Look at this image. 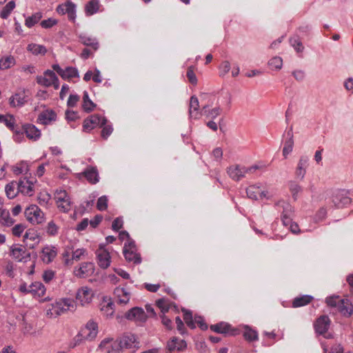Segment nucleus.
<instances>
[{
  "label": "nucleus",
  "mask_w": 353,
  "mask_h": 353,
  "mask_svg": "<svg viewBox=\"0 0 353 353\" xmlns=\"http://www.w3.org/2000/svg\"><path fill=\"white\" fill-rule=\"evenodd\" d=\"M77 309V303L72 299L63 298L57 300L47 311L50 316H57L68 311L74 312Z\"/></svg>",
  "instance_id": "obj_1"
},
{
  "label": "nucleus",
  "mask_w": 353,
  "mask_h": 353,
  "mask_svg": "<svg viewBox=\"0 0 353 353\" xmlns=\"http://www.w3.org/2000/svg\"><path fill=\"white\" fill-rule=\"evenodd\" d=\"M98 333V325L97 323L93 321H90L86 324L85 328H83L81 333L77 335L73 341L74 343L72 344V347H75L78 344H79L80 341L82 340V338H85L88 340L94 339Z\"/></svg>",
  "instance_id": "obj_2"
},
{
  "label": "nucleus",
  "mask_w": 353,
  "mask_h": 353,
  "mask_svg": "<svg viewBox=\"0 0 353 353\" xmlns=\"http://www.w3.org/2000/svg\"><path fill=\"white\" fill-rule=\"evenodd\" d=\"M54 199L59 211L68 212L70 210L72 201L70 195L66 190L57 189L54 192Z\"/></svg>",
  "instance_id": "obj_3"
},
{
  "label": "nucleus",
  "mask_w": 353,
  "mask_h": 353,
  "mask_svg": "<svg viewBox=\"0 0 353 353\" xmlns=\"http://www.w3.org/2000/svg\"><path fill=\"white\" fill-rule=\"evenodd\" d=\"M275 206L276 210L281 212V221L285 226H288V223L292 221L294 210L292 205L284 201L280 200L276 203Z\"/></svg>",
  "instance_id": "obj_4"
},
{
  "label": "nucleus",
  "mask_w": 353,
  "mask_h": 353,
  "mask_svg": "<svg viewBox=\"0 0 353 353\" xmlns=\"http://www.w3.org/2000/svg\"><path fill=\"white\" fill-rule=\"evenodd\" d=\"M37 83L42 86L48 88L53 86L55 90L59 88V81L55 73L47 70L42 75L37 77Z\"/></svg>",
  "instance_id": "obj_5"
},
{
  "label": "nucleus",
  "mask_w": 353,
  "mask_h": 353,
  "mask_svg": "<svg viewBox=\"0 0 353 353\" xmlns=\"http://www.w3.org/2000/svg\"><path fill=\"white\" fill-rule=\"evenodd\" d=\"M25 216L32 224H40L45 219L43 212L36 205H31L26 208Z\"/></svg>",
  "instance_id": "obj_6"
},
{
  "label": "nucleus",
  "mask_w": 353,
  "mask_h": 353,
  "mask_svg": "<svg viewBox=\"0 0 353 353\" xmlns=\"http://www.w3.org/2000/svg\"><path fill=\"white\" fill-rule=\"evenodd\" d=\"M120 348L128 349L135 352L140 347V342L138 337L131 333L125 334L119 341Z\"/></svg>",
  "instance_id": "obj_7"
},
{
  "label": "nucleus",
  "mask_w": 353,
  "mask_h": 353,
  "mask_svg": "<svg viewBox=\"0 0 353 353\" xmlns=\"http://www.w3.org/2000/svg\"><path fill=\"white\" fill-rule=\"evenodd\" d=\"M97 351L100 353H119L121 348L119 341L112 338H105L101 341Z\"/></svg>",
  "instance_id": "obj_8"
},
{
  "label": "nucleus",
  "mask_w": 353,
  "mask_h": 353,
  "mask_svg": "<svg viewBox=\"0 0 353 353\" xmlns=\"http://www.w3.org/2000/svg\"><path fill=\"white\" fill-rule=\"evenodd\" d=\"M96 257L98 265L102 269H107L111 263L110 251L104 245H100L96 251Z\"/></svg>",
  "instance_id": "obj_9"
},
{
  "label": "nucleus",
  "mask_w": 353,
  "mask_h": 353,
  "mask_svg": "<svg viewBox=\"0 0 353 353\" xmlns=\"http://www.w3.org/2000/svg\"><path fill=\"white\" fill-rule=\"evenodd\" d=\"M93 296V290L88 286H82L78 289L76 293V299L82 306H85L90 303Z\"/></svg>",
  "instance_id": "obj_10"
},
{
  "label": "nucleus",
  "mask_w": 353,
  "mask_h": 353,
  "mask_svg": "<svg viewBox=\"0 0 353 353\" xmlns=\"http://www.w3.org/2000/svg\"><path fill=\"white\" fill-rule=\"evenodd\" d=\"M123 254L125 259L139 264L141 262L140 256L137 253V248L134 241L125 243L123 247Z\"/></svg>",
  "instance_id": "obj_11"
},
{
  "label": "nucleus",
  "mask_w": 353,
  "mask_h": 353,
  "mask_svg": "<svg viewBox=\"0 0 353 353\" xmlns=\"http://www.w3.org/2000/svg\"><path fill=\"white\" fill-rule=\"evenodd\" d=\"M125 318L136 323H144L146 321L148 316L143 308L134 307L125 314Z\"/></svg>",
  "instance_id": "obj_12"
},
{
  "label": "nucleus",
  "mask_w": 353,
  "mask_h": 353,
  "mask_svg": "<svg viewBox=\"0 0 353 353\" xmlns=\"http://www.w3.org/2000/svg\"><path fill=\"white\" fill-rule=\"evenodd\" d=\"M131 298V293L124 287H117L114 290L113 299L119 305H126Z\"/></svg>",
  "instance_id": "obj_13"
},
{
  "label": "nucleus",
  "mask_w": 353,
  "mask_h": 353,
  "mask_svg": "<svg viewBox=\"0 0 353 353\" xmlns=\"http://www.w3.org/2000/svg\"><path fill=\"white\" fill-rule=\"evenodd\" d=\"M94 272V265L92 262L81 263L74 269V274L79 278H85L91 276Z\"/></svg>",
  "instance_id": "obj_14"
},
{
  "label": "nucleus",
  "mask_w": 353,
  "mask_h": 353,
  "mask_svg": "<svg viewBox=\"0 0 353 353\" xmlns=\"http://www.w3.org/2000/svg\"><path fill=\"white\" fill-rule=\"evenodd\" d=\"M52 68L64 80H70L74 77H79V72L76 68L66 67L63 69L59 64H53Z\"/></svg>",
  "instance_id": "obj_15"
},
{
  "label": "nucleus",
  "mask_w": 353,
  "mask_h": 353,
  "mask_svg": "<svg viewBox=\"0 0 353 353\" xmlns=\"http://www.w3.org/2000/svg\"><path fill=\"white\" fill-rule=\"evenodd\" d=\"M27 101L28 97L24 88H19L9 99V104L12 108L22 107Z\"/></svg>",
  "instance_id": "obj_16"
},
{
  "label": "nucleus",
  "mask_w": 353,
  "mask_h": 353,
  "mask_svg": "<svg viewBox=\"0 0 353 353\" xmlns=\"http://www.w3.org/2000/svg\"><path fill=\"white\" fill-rule=\"evenodd\" d=\"M309 166V158L307 156H301L299 159L294 172L296 178L303 180L305 176L307 169Z\"/></svg>",
  "instance_id": "obj_17"
},
{
  "label": "nucleus",
  "mask_w": 353,
  "mask_h": 353,
  "mask_svg": "<svg viewBox=\"0 0 353 353\" xmlns=\"http://www.w3.org/2000/svg\"><path fill=\"white\" fill-rule=\"evenodd\" d=\"M10 255L16 261H26L30 254L26 252V248L20 245H14L10 248Z\"/></svg>",
  "instance_id": "obj_18"
},
{
  "label": "nucleus",
  "mask_w": 353,
  "mask_h": 353,
  "mask_svg": "<svg viewBox=\"0 0 353 353\" xmlns=\"http://www.w3.org/2000/svg\"><path fill=\"white\" fill-rule=\"evenodd\" d=\"M203 114V110H199V102L196 97L192 96L189 104V117L190 119H198Z\"/></svg>",
  "instance_id": "obj_19"
},
{
  "label": "nucleus",
  "mask_w": 353,
  "mask_h": 353,
  "mask_svg": "<svg viewBox=\"0 0 353 353\" xmlns=\"http://www.w3.org/2000/svg\"><path fill=\"white\" fill-rule=\"evenodd\" d=\"M285 136H286V139L284 142V146L283 148V155L284 158L286 159L288 156L292 152L294 146L293 132L292 127L285 132Z\"/></svg>",
  "instance_id": "obj_20"
},
{
  "label": "nucleus",
  "mask_w": 353,
  "mask_h": 353,
  "mask_svg": "<svg viewBox=\"0 0 353 353\" xmlns=\"http://www.w3.org/2000/svg\"><path fill=\"white\" fill-rule=\"evenodd\" d=\"M330 325V320L327 316H320L314 323L316 332L319 334H324L327 332Z\"/></svg>",
  "instance_id": "obj_21"
},
{
  "label": "nucleus",
  "mask_w": 353,
  "mask_h": 353,
  "mask_svg": "<svg viewBox=\"0 0 353 353\" xmlns=\"http://www.w3.org/2000/svg\"><path fill=\"white\" fill-rule=\"evenodd\" d=\"M57 254L56 247L53 245H46L41 251V259L46 263H50L53 261Z\"/></svg>",
  "instance_id": "obj_22"
},
{
  "label": "nucleus",
  "mask_w": 353,
  "mask_h": 353,
  "mask_svg": "<svg viewBox=\"0 0 353 353\" xmlns=\"http://www.w3.org/2000/svg\"><path fill=\"white\" fill-rule=\"evenodd\" d=\"M227 172L229 176L234 181H239L245 176L244 166L239 165L230 166Z\"/></svg>",
  "instance_id": "obj_23"
},
{
  "label": "nucleus",
  "mask_w": 353,
  "mask_h": 353,
  "mask_svg": "<svg viewBox=\"0 0 353 353\" xmlns=\"http://www.w3.org/2000/svg\"><path fill=\"white\" fill-rule=\"evenodd\" d=\"M247 196L253 200H257L259 198H265L268 196V192L261 191L259 185H250L246 189Z\"/></svg>",
  "instance_id": "obj_24"
},
{
  "label": "nucleus",
  "mask_w": 353,
  "mask_h": 353,
  "mask_svg": "<svg viewBox=\"0 0 353 353\" xmlns=\"http://www.w3.org/2000/svg\"><path fill=\"white\" fill-rule=\"evenodd\" d=\"M333 203L336 208H343L351 203V199L344 191H339L334 196Z\"/></svg>",
  "instance_id": "obj_25"
},
{
  "label": "nucleus",
  "mask_w": 353,
  "mask_h": 353,
  "mask_svg": "<svg viewBox=\"0 0 353 353\" xmlns=\"http://www.w3.org/2000/svg\"><path fill=\"white\" fill-rule=\"evenodd\" d=\"M186 347V342L176 337H173L167 343V348L170 352L182 351L185 350Z\"/></svg>",
  "instance_id": "obj_26"
},
{
  "label": "nucleus",
  "mask_w": 353,
  "mask_h": 353,
  "mask_svg": "<svg viewBox=\"0 0 353 353\" xmlns=\"http://www.w3.org/2000/svg\"><path fill=\"white\" fill-rule=\"evenodd\" d=\"M17 183L19 187V192L30 196L32 194L34 188V183L32 182L26 178H23L20 179L18 182H17Z\"/></svg>",
  "instance_id": "obj_27"
},
{
  "label": "nucleus",
  "mask_w": 353,
  "mask_h": 353,
  "mask_svg": "<svg viewBox=\"0 0 353 353\" xmlns=\"http://www.w3.org/2000/svg\"><path fill=\"white\" fill-rule=\"evenodd\" d=\"M88 254L87 250L84 248H78L72 252V258L68 259L69 254L68 252L63 254V258L65 259V264L70 265L72 264V261H79L80 259L84 258Z\"/></svg>",
  "instance_id": "obj_28"
},
{
  "label": "nucleus",
  "mask_w": 353,
  "mask_h": 353,
  "mask_svg": "<svg viewBox=\"0 0 353 353\" xmlns=\"http://www.w3.org/2000/svg\"><path fill=\"white\" fill-rule=\"evenodd\" d=\"M337 309L345 316H350L353 314V305L348 299H340Z\"/></svg>",
  "instance_id": "obj_29"
},
{
  "label": "nucleus",
  "mask_w": 353,
  "mask_h": 353,
  "mask_svg": "<svg viewBox=\"0 0 353 353\" xmlns=\"http://www.w3.org/2000/svg\"><path fill=\"white\" fill-rule=\"evenodd\" d=\"M30 294L35 298H41L46 293L45 285L41 282H33L30 285Z\"/></svg>",
  "instance_id": "obj_30"
},
{
  "label": "nucleus",
  "mask_w": 353,
  "mask_h": 353,
  "mask_svg": "<svg viewBox=\"0 0 353 353\" xmlns=\"http://www.w3.org/2000/svg\"><path fill=\"white\" fill-rule=\"evenodd\" d=\"M57 114L54 111L52 110H46L43 111L38 117V121L40 123L43 125H48L52 121H55Z\"/></svg>",
  "instance_id": "obj_31"
},
{
  "label": "nucleus",
  "mask_w": 353,
  "mask_h": 353,
  "mask_svg": "<svg viewBox=\"0 0 353 353\" xmlns=\"http://www.w3.org/2000/svg\"><path fill=\"white\" fill-rule=\"evenodd\" d=\"M83 175L86 179L91 183H97L99 181V173L95 167H88L87 169L79 174Z\"/></svg>",
  "instance_id": "obj_32"
},
{
  "label": "nucleus",
  "mask_w": 353,
  "mask_h": 353,
  "mask_svg": "<svg viewBox=\"0 0 353 353\" xmlns=\"http://www.w3.org/2000/svg\"><path fill=\"white\" fill-rule=\"evenodd\" d=\"M23 241L27 245L33 247L34 244L39 242V236L34 230H28L23 236Z\"/></svg>",
  "instance_id": "obj_33"
},
{
  "label": "nucleus",
  "mask_w": 353,
  "mask_h": 353,
  "mask_svg": "<svg viewBox=\"0 0 353 353\" xmlns=\"http://www.w3.org/2000/svg\"><path fill=\"white\" fill-rule=\"evenodd\" d=\"M23 132L26 134V137L32 140L36 141L41 136L40 130L37 128L34 125L26 124L23 125Z\"/></svg>",
  "instance_id": "obj_34"
},
{
  "label": "nucleus",
  "mask_w": 353,
  "mask_h": 353,
  "mask_svg": "<svg viewBox=\"0 0 353 353\" xmlns=\"http://www.w3.org/2000/svg\"><path fill=\"white\" fill-rule=\"evenodd\" d=\"M51 199V195L47 191L41 192L37 196L39 204L46 208H49L52 205Z\"/></svg>",
  "instance_id": "obj_35"
},
{
  "label": "nucleus",
  "mask_w": 353,
  "mask_h": 353,
  "mask_svg": "<svg viewBox=\"0 0 353 353\" xmlns=\"http://www.w3.org/2000/svg\"><path fill=\"white\" fill-rule=\"evenodd\" d=\"M99 0H91L87 3L85 7V12L86 16H91L97 13L99 10Z\"/></svg>",
  "instance_id": "obj_36"
},
{
  "label": "nucleus",
  "mask_w": 353,
  "mask_h": 353,
  "mask_svg": "<svg viewBox=\"0 0 353 353\" xmlns=\"http://www.w3.org/2000/svg\"><path fill=\"white\" fill-rule=\"evenodd\" d=\"M27 50L34 55H44L47 52L46 48L43 45L37 43L28 44Z\"/></svg>",
  "instance_id": "obj_37"
},
{
  "label": "nucleus",
  "mask_w": 353,
  "mask_h": 353,
  "mask_svg": "<svg viewBox=\"0 0 353 353\" xmlns=\"http://www.w3.org/2000/svg\"><path fill=\"white\" fill-rule=\"evenodd\" d=\"M17 181H12L6 185L5 192L9 199H14L19 193V189Z\"/></svg>",
  "instance_id": "obj_38"
},
{
  "label": "nucleus",
  "mask_w": 353,
  "mask_h": 353,
  "mask_svg": "<svg viewBox=\"0 0 353 353\" xmlns=\"http://www.w3.org/2000/svg\"><path fill=\"white\" fill-rule=\"evenodd\" d=\"M79 39L85 46H91L94 50H97L98 48L99 43L95 38L82 34L79 35Z\"/></svg>",
  "instance_id": "obj_39"
},
{
  "label": "nucleus",
  "mask_w": 353,
  "mask_h": 353,
  "mask_svg": "<svg viewBox=\"0 0 353 353\" xmlns=\"http://www.w3.org/2000/svg\"><path fill=\"white\" fill-rule=\"evenodd\" d=\"M312 299V296L310 295H303L301 296L296 297L292 302V306L294 307L304 306L310 303Z\"/></svg>",
  "instance_id": "obj_40"
},
{
  "label": "nucleus",
  "mask_w": 353,
  "mask_h": 353,
  "mask_svg": "<svg viewBox=\"0 0 353 353\" xmlns=\"http://www.w3.org/2000/svg\"><path fill=\"white\" fill-rule=\"evenodd\" d=\"M221 111L222 109L219 106L215 107L211 110H208L207 105L203 107V114L212 119H214L220 115Z\"/></svg>",
  "instance_id": "obj_41"
},
{
  "label": "nucleus",
  "mask_w": 353,
  "mask_h": 353,
  "mask_svg": "<svg viewBox=\"0 0 353 353\" xmlns=\"http://www.w3.org/2000/svg\"><path fill=\"white\" fill-rule=\"evenodd\" d=\"M211 330L217 333L226 334L228 333L230 329V325L225 322H221L219 323L211 325Z\"/></svg>",
  "instance_id": "obj_42"
},
{
  "label": "nucleus",
  "mask_w": 353,
  "mask_h": 353,
  "mask_svg": "<svg viewBox=\"0 0 353 353\" xmlns=\"http://www.w3.org/2000/svg\"><path fill=\"white\" fill-rule=\"evenodd\" d=\"M0 123H4L11 130L14 129L15 119L12 115L0 114Z\"/></svg>",
  "instance_id": "obj_43"
},
{
  "label": "nucleus",
  "mask_w": 353,
  "mask_h": 353,
  "mask_svg": "<svg viewBox=\"0 0 353 353\" xmlns=\"http://www.w3.org/2000/svg\"><path fill=\"white\" fill-rule=\"evenodd\" d=\"M0 213V223L2 225L10 226L14 223V221L11 218L9 211L3 210Z\"/></svg>",
  "instance_id": "obj_44"
},
{
  "label": "nucleus",
  "mask_w": 353,
  "mask_h": 353,
  "mask_svg": "<svg viewBox=\"0 0 353 353\" xmlns=\"http://www.w3.org/2000/svg\"><path fill=\"white\" fill-rule=\"evenodd\" d=\"M88 119L94 125V127L103 126L106 123H108V120L106 119L105 117L97 114L91 115Z\"/></svg>",
  "instance_id": "obj_45"
},
{
  "label": "nucleus",
  "mask_w": 353,
  "mask_h": 353,
  "mask_svg": "<svg viewBox=\"0 0 353 353\" xmlns=\"http://www.w3.org/2000/svg\"><path fill=\"white\" fill-rule=\"evenodd\" d=\"M15 8V3L13 1H9L1 10L0 17L2 19H6Z\"/></svg>",
  "instance_id": "obj_46"
},
{
  "label": "nucleus",
  "mask_w": 353,
  "mask_h": 353,
  "mask_svg": "<svg viewBox=\"0 0 353 353\" xmlns=\"http://www.w3.org/2000/svg\"><path fill=\"white\" fill-rule=\"evenodd\" d=\"M15 63V60L12 56H7L0 59V69L6 70L11 68Z\"/></svg>",
  "instance_id": "obj_47"
},
{
  "label": "nucleus",
  "mask_w": 353,
  "mask_h": 353,
  "mask_svg": "<svg viewBox=\"0 0 353 353\" xmlns=\"http://www.w3.org/2000/svg\"><path fill=\"white\" fill-rule=\"evenodd\" d=\"M245 330L243 332V336L245 340L249 341H254L258 340L257 332L254 330L251 329L248 326H245Z\"/></svg>",
  "instance_id": "obj_48"
},
{
  "label": "nucleus",
  "mask_w": 353,
  "mask_h": 353,
  "mask_svg": "<svg viewBox=\"0 0 353 353\" xmlns=\"http://www.w3.org/2000/svg\"><path fill=\"white\" fill-rule=\"evenodd\" d=\"M83 108L86 112L92 111L95 105L94 103L90 99L89 95L87 91L83 92Z\"/></svg>",
  "instance_id": "obj_49"
},
{
  "label": "nucleus",
  "mask_w": 353,
  "mask_h": 353,
  "mask_svg": "<svg viewBox=\"0 0 353 353\" xmlns=\"http://www.w3.org/2000/svg\"><path fill=\"white\" fill-rule=\"evenodd\" d=\"M67 14L68 19L72 22L76 19V5L70 0H67Z\"/></svg>",
  "instance_id": "obj_50"
},
{
  "label": "nucleus",
  "mask_w": 353,
  "mask_h": 353,
  "mask_svg": "<svg viewBox=\"0 0 353 353\" xmlns=\"http://www.w3.org/2000/svg\"><path fill=\"white\" fill-rule=\"evenodd\" d=\"M42 17V14L41 12H36L30 17L26 18L25 21V25L28 28L33 27L36 23H37Z\"/></svg>",
  "instance_id": "obj_51"
},
{
  "label": "nucleus",
  "mask_w": 353,
  "mask_h": 353,
  "mask_svg": "<svg viewBox=\"0 0 353 353\" xmlns=\"http://www.w3.org/2000/svg\"><path fill=\"white\" fill-rule=\"evenodd\" d=\"M289 188L293 199L296 200L299 193L302 191V188L296 182L291 181L289 183Z\"/></svg>",
  "instance_id": "obj_52"
},
{
  "label": "nucleus",
  "mask_w": 353,
  "mask_h": 353,
  "mask_svg": "<svg viewBox=\"0 0 353 353\" xmlns=\"http://www.w3.org/2000/svg\"><path fill=\"white\" fill-rule=\"evenodd\" d=\"M290 45L294 48V49L297 52H303L304 47L303 46L302 42L298 37H293L290 39Z\"/></svg>",
  "instance_id": "obj_53"
},
{
  "label": "nucleus",
  "mask_w": 353,
  "mask_h": 353,
  "mask_svg": "<svg viewBox=\"0 0 353 353\" xmlns=\"http://www.w3.org/2000/svg\"><path fill=\"white\" fill-rule=\"evenodd\" d=\"M183 312L184 316L183 319L187 325L192 329L196 327L194 319L193 320L192 312L187 310H183Z\"/></svg>",
  "instance_id": "obj_54"
},
{
  "label": "nucleus",
  "mask_w": 353,
  "mask_h": 353,
  "mask_svg": "<svg viewBox=\"0 0 353 353\" xmlns=\"http://www.w3.org/2000/svg\"><path fill=\"white\" fill-rule=\"evenodd\" d=\"M101 312L106 317H111L114 312L113 303L109 302L103 305L101 307Z\"/></svg>",
  "instance_id": "obj_55"
},
{
  "label": "nucleus",
  "mask_w": 353,
  "mask_h": 353,
  "mask_svg": "<svg viewBox=\"0 0 353 353\" xmlns=\"http://www.w3.org/2000/svg\"><path fill=\"white\" fill-rule=\"evenodd\" d=\"M268 64L272 69L280 70L283 65V60L279 57H275L269 61Z\"/></svg>",
  "instance_id": "obj_56"
},
{
  "label": "nucleus",
  "mask_w": 353,
  "mask_h": 353,
  "mask_svg": "<svg viewBox=\"0 0 353 353\" xmlns=\"http://www.w3.org/2000/svg\"><path fill=\"white\" fill-rule=\"evenodd\" d=\"M219 75L221 77L225 76L228 74L230 70V63L228 61H223L219 68Z\"/></svg>",
  "instance_id": "obj_57"
},
{
  "label": "nucleus",
  "mask_w": 353,
  "mask_h": 353,
  "mask_svg": "<svg viewBox=\"0 0 353 353\" xmlns=\"http://www.w3.org/2000/svg\"><path fill=\"white\" fill-rule=\"evenodd\" d=\"M46 231L48 234L54 236L57 234L59 232V227L53 221H51L48 223Z\"/></svg>",
  "instance_id": "obj_58"
},
{
  "label": "nucleus",
  "mask_w": 353,
  "mask_h": 353,
  "mask_svg": "<svg viewBox=\"0 0 353 353\" xmlns=\"http://www.w3.org/2000/svg\"><path fill=\"white\" fill-rule=\"evenodd\" d=\"M108 207V198L106 196H102L99 198L97 203V208L100 211L105 210Z\"/></svg>",
  "instance_id": "obj_59"
},
{
  "label": "nucleus",
  "mask_w": 353,
  "mask_h": 353,
  "mask_svg": "<svg viewBox=\"0 0 353 353\" xmlns=\"http://www.w3.org/2000/svg\"><path fill=\"white\" fill-rule=\"evenodd\" d=\"M101 128H103L101 131V137L105 139H108L113 131L112 125L106 123L103 126H101Z\"/></svg>",
  "instance_id": "obj_60"
},
{
  "label": "nucleus",
  "mask_w": 353,
  "mask_h": 353,
  "mask_svg": "<svg viewBox=\"0 0 353 353\" xmlns=\"http://www.w3.org/2000/svg\"><path fill=\"white\" fill-rule=\"evenodd\" d=\"M55 276V272L52 270H47L43 272L42 278L46 283H50Z\"/></svg>",
  "instance_id": "obj_61"
},
{
  "label": "nucleus",
  "mask_w": 353,
  "mask_h": 353,
  "mask_svg": "<svg viewBox=\"0 0 353 353\" xmlns=\"http://www.w3.org/2000/svg\"><path fill=\"white\" fill-rule=\"evenodd\" d=\"M57 23V21L53 18H49L48 19L43 20L41 22V26L43 28H50L53 26Z\"/></svg>",
  "instance_id": "obj_62"
},
{
  "label": "nucleus",
  "mask_w": 353,
  "mask_h": 353,
  "mask_svg": "<svg viewBox=\"0 0 353 353\" xmlns=\"http://www.w3.org/2000/svg\"><path fill=\"white\" fill-rule=\"evenodd\" d=\"M187 77H188L190 83H191L192 84L196 85L197 83V78H196L192 67H190L188 69Z\"/></svg>",
  "instance_id": "obj_63"
},
{
  "label": "nucleus",
  "mask_w": 353,
  "mask_h": 353,
  "mask_svg": "<svg viewBox=\"0 0 353 353\" xmlns=\"http://www.w3.org/2000/svg\"><path fill=\"white\" fill-rule=\"evenodd\" d=\"M344 87L347 92L353 94V78L349 77L344 81Z\"/></svg>",
  "instance_id": "obj_64"
}]
</instances>
